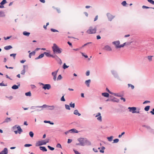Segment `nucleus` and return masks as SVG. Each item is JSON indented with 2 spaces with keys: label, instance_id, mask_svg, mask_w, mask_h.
<instances>
[{
  "label": "nucleus",
  "instance_id": "61",
  "mask_svg": "<svg viewBox=\"0 0 154 154\" xmlns=\"http://www.w3.org/2000/svg\"><path fill=\"white\" fill-rule=\"evenodd\" d=\"M142 8L143 9H144V8L148 9V8H150V7H147V6H146L145 5L143 6L142 7Z\"/></svg>",
  "mask_w": 154,
  "mask_h": 154
},
{
  "label": "nucleus",
  "instance_id": "63",
  "mask_svg": "<svg viewBox=\"0 0 154 154\" xmlns=\"http://www.w3.org/2000/svg\"><path fill=\"white\" fill-rule=\"evenodd\" d=\"M82 55L83 56L85 57V58H87L88 56L87 55H85L83 53H82Z\"/></svg>",
  "mask_w": 154,
  "mask_h": 154
},
{
  "label": "nucleus",
  "instance_id": "30",
  "mask_svg": "<svg viewBox=\"0 0 154 154\" xmlns=\"http://www.w3.org/2000/svg\"><path fill=\"white\" fill-rule=\"evenodd\" d=\"M35 51H32L31 52L29 53V58H31V56L32 55H34L35 54Z\"/></svg>",
  "mask_w": 154,
  "mask_h": 154
},
{
  "label": "nucleus",
  "instance_id": "32",
  "mask_svg": "<svg viewBox=\"0 0 154 154\" xmlns=\"http://www.w3.org/2000/svg\"><path fill=\"white\" fill-rule=\"evenodd\" d=\"M114 95L118 97H122L123 96V95L121 94L120 93H115Z\"/></svg>",
  "mask_w": 154,
  "mask_h": 154
},
{
  "label": "nucleus",
  "instance_id": "29",
  "mask_svg": "<svg viewBox=\"0 0 154 154\" xmlns=\"http://www.w3.org/2000/svg\"><path fill=\"white\" fill-rule=\"evenodd\" d=\"M70 131H71V133H78V131L75 128H72L70 129Z\"/></svg>",
  "mask_w": 154,
  "mask_h": 154
},
{
  "label": "nucleus",
  "instance_id": "28",
  "mask_svg": "<svg viewBox=\"0 0 154 154\" xmlns=\"http://www.w3.org/2000/svg\"><path fill=\"white\" fill-rule=\"evenodd\" d=\"M73 113L75 115H78L79 116L81 115V114L78 111L77 109L75 110L74 111Z\"/></svg>",
  "mask_w": 154,
  "mask_h": 154
},
{
  "label": "nucleus",
  "instance_id": "9",
  "mask_svg": "<svg viewBox=\"0 0 154 154\" xmlns=\"http://www.w3.org/2000/svg\"><path fill=\"white\" fill-rule=\"evenodd\" d=\"M112 44L115 46V47L116 49L119 48L120 42L119 41H114L112 42Z\"/></svg>",
  "mask_w": 154,
  "mask_h": 154
},
{
  "label": "nucleus",
  "instance_id": "16",
  "mask_svg": "<svg viewBox=\"0 0 154 154\" xmlns=\"http://www.w3.org/2000/svg\"><path fill=\"white\" fill-rule=\"evenodd\" d=\"M85 146H91V142L88 140V139L85 138Z\"/></svg>",
  "mask_w": 154,
  "mask_h": 154
},
{
  "label": "nucleus",
  "instance_id": "23",
  "mask_svg": "<svg viewBox=\"0 0 154 154\" xmlns=\"http://www.w3.org/2000/svg\"><path fill=\"white\" fill-rule=\"evenodd\" d=\"M53 58H54L55 59L57 60V62L60 59L59 57L57 56L56 54H54L52 57Z\"/></svg>",
  "mask_w": 154,
  "mask_h": 154
},
{
  "label": "nucleus",
  "instance_id": "48",
  "mask_svg": "<svg viewBox=\"0 0 154 154\" xmlns=\"http://www.w3.org/2000/svg\"><path fill=\"white\" fill-rule=\"evenodd\" d=\"M127 4V3L125 1H123L122 3V5L124 6H126Z\"/></svg>",
  "mask_w": 154,
  "mask_h": 154
},
{
  "label": "nucleus",
  "instance_id": "46",
  "mask_svg": "<svg viewBox=\"0 0 154 154\" xmlns=\"http://www.w3.org/2000/svg\"><path fill=\"white\" fill-rule=\"evenodd\" d=\"M62 77L61 75H59L57 78V80L58 81L62 79Z\"/></svg>",
  "mask_w": 154,
  "mask_h": 154
},
{
  "label": "nucleus",
  "instance_id": "42",
  "mask_svg": "<svg viewBox=\"0 0 154 154\" xmlns=\"http://www.w3.org/2000/svg\"><path fill=\"white\" fill-rule=\"evenodd\" d=\"M70 106L72 108H74L75 107V103H72L71 102L69 104Z\"/></svg>",
  "mask_w": 154,
  "mask_h": 154
},
{
  "label": "nucleus",
  "instance_id": "39",
  "mask_svg": "<svg viewBox=\"0 0 154 154\" xmlns=\"http://www.w3.org/2000/svg\"><path fill=\"white\" fill-rule=\"evenodd\" d=\"M65 108L66 109L70 110V106L69 105H68L67 104H65Z\"/></svg>",
  "mask_w": 154,
  "mask_h": 154
},
{
  "label": "nucleus",
  "instance_id": "6",
  "mask_svg": "<svg viewBox=\"0 0 154 154\" xmlns=\"http://www.w3.org/2000/svg\"><path fill=\"white\" fill-rule=\"evenodd\" d=\"M106 16L107 17L108 20L110 21H112V19L115 17V16L112 15L109 13L106 14Z\"/></svg>",
  "mask_w": 154,
  "mask_h": 154
},
{
  "label": "nucleus",
  "instance_id": "3",
  "mask_svg": "<svg viewBox=\"0 0 154 154\" xmlns=\"http://www.w3.org/2000/svg\"><path fill=\"white\" fill-rule=\"evenodd\" d=\"M45 106H43V105L42 106H32L30 109H35V111H32L31 112H32L34 111H40L42 110L44 108L43 107H45Z\"/></svg>",
  "mask_w": 154,
  "mask_h": 154
},
{
  "label": "nucleus",
  "instance_id": "50",
  "mask_svg": "<svg viewBox=\"0 0 154 154\" xmlns=\"http://www.w3.org/2000/svg\"><path fill=\"white\" fill-rule=\"evenodd\" d=\"M64 95H63L62 96V97H61V98L60 99V100L61 101H63V102L65 101V99L64 98Z\"/></svg>",
  "mask_w": 154,
  "mask_h": 154
},
{
  "label": "nucleus",
  "instance_id": "21",
  "mask_svg": "<svg viewBox=\"0 0 154 154\" xmlns=\"http://www.w3.org/2000/svg\"><path fill=\"white\" fill-rule=\"evenodd\" d=\"M91 81V80L90 79H88L87 80L85 81V84L86 85L87 87H89Z\"/></svg>",
  "mask_w": 154,
  "mask_h": 154
},
{
  "label": "nucleus",
  "instance_id": "33",
  "mask_svg": "<svg viewBox=\"0 0 154 154\" xmlns=\"http://www.w3.org/2000/svg\"><path fill=\"white\" fill-rule=\"evenodd\" d=\"M25 95L26 96L30 97L31 96V92L29 91L28 92L26 93L25 94Z\"/></svg>",
  "mask_w": 154,
  "mask_h": 154
},
{
  "label": "nucleus",
  "instance_id": "24",
  "mask_svg": "<svg viewBox=\"0 0 154 154\" xmlns=\"http://www.w3.org/2000/svg\"><path fill=\"white\" fill-rule=\"evenodd\" d=\"M102 95L104 97H109V94L107 92L102 93Z\"/></svg>",
  "mask_w": 154,
  "mask_h": 154
},
{
  "label": "nucleus",
  "instance_id": "1",
  "mask_svg": "<svg viewBox=\"0 0 154 154\" xmlns=\"http://www.w3.org/2000/svg\"><path fill=\"white\" fill-rule=\"evenodd\" d=\"M52 49L54 54H60L62 51V49L55 43L53 44V46L52 47Z\"/></svg>",
  "mask_w": 154,
  "mask_h": 154
},
{
  "label": "nucleus",
  "instance_id": "58",
  "mask_svg": "<svg viewBox=\"0 0 154 154\" xmlns=\"http://www.w3.org/2000/svg\"><path fill=\"white\" fill-rule=\"evenodd\" d=\"M11 37V36H7L6 37H4V39L5 40H8V39H9V38H10Z\"/></svg>",
  "mask_w": 154,
  "mask_h": 154
},
{
  "label": "nucleus",
  "instance_id": "11",
  "mask_svg": "<svg viewBox=\"0 0 154 154\" xmlns=\"http://www.w3.org/2000/svg\"><path fill=\"white\" fill-rule=\"evenodd\" d=\"M43 106H45V107H44V108H49L48 109V110H53L54 109V106H49L47 105L46 104H44Z\"/></svg>",
  "mask_w": 154,
  "mask_h": 154
},
{
  "label": "nucleus",
  "instance_id": "47",
  "mask_svg": "<svg viewBox=\"0 0 154 154\" xmlns=\"http://www.w3.org/2000/svg\"><path fill=\"white\" fill-rule=\"evenodd\" d=\"M142 126L143 127H145L146 128H147L148 129H151L150 127L148 125H143Z\"/></svg>",
  "mask_w": 154,
  "mask_h": 154
},
{
  "label": "nucleus",
  "instance_id": "37",
  "mask_svg": "<svg viewBox=\"0 0 154 154\" xmlns=\"http://www.w3.org/2000/svg\"><path fill=\"white\" fill-rule=\"evenodd\" d=\"M5 16V15L3 12L2 11H0V17H4Z\"/></svg>",
  "mask_w": 154,
  "mask_h": 154
},
{
  "label": "nucleus",
  "instance_id": "60",
  "mask_svg": "<svg viewBox=\"0 0 154 154\" xmlns=\"http://www.w3.org/2000/svg\"><path fill=\"white\" fill-rule=\"evenodd\" d=\"M92 43L91 42H88V43H86V44H84L82 46V47H84V46H86V45H88V44H91Z\"/></svg>",
  "mask_w": 154,
  "mask_h": 154
},
{
  "label": "nucleus",
  "instance_id": "18",
  "mask_svg": "<svg viewBox=\"0 0 154 154\" xmlns=\"http://www.w3.org/2000/svg\"><path fill=\"white\" fill-rule=\"evenodd\" d=\"M44 55L45 54L47 57H51L52 58L54 55L50 54V53L44 52Z\"/></svg>",
  "mask_w": 154,
  "mask_h": 154
},
{
  "label": "nucleus",
  "instance_id": "44",
  "mask_svg": "<svg viewBox=\"0 0 154 154\" xmlns=\"http://www.w3.org/2000/svg\"><path fill=\"white\" fill-rule=\"evenodd\" d=\"M50 30L51 32H59L57 30L53 28L51 29Z\"/></svg>",
  "mask_w": 154,
  "mask_h": 154
},
{
  "label": "nucleus",
  "instance_id": "49",
  "mask_svg": "<svg viewBox=\"0 0 154 154\" xmlns=\"http://www.w3.org/2000/svg\"><path fill=\"white\" fill-rule=\"evenodd\" d=\"M148 2L152 5H154V1L152 0H147Z\"/></svg>",
  "mask_w": 154,
  "mask_h": 154
},
{
  "label": "nucleus",
  "instance_id": "22",
  "mask_svg": "<svg viewBox=\"0 0 154 154\" xmlns=\"http://www.w3.org/2000/svg\"><path fill=\"white\" fill-rule=\"evenodd\" d=\"M39 149L43 152H46L47 150L46 147L45 146H40L39 147Z\"/></svg>",
  "mask_w": 154,
  "mask_h": 154
},
{
  "label": "nucleus",
  "instance_id": "59",
  "mask_svg": "<svg viewBox=\"0 0 154 154\" xmlns=\"http://www.w3.org/2000/svg\"><path fill=\"white\" fill-rule=\"evenodd\" d=\"M51 74L53 76H56L57 74L54 72H52Z\"/></svg>",
  "mask_w": 154,
  "mask_h": 154
},
{
  "label": "nucleus",
  "instance_id": "62",
  "mask_svg": "<svg viewBox=\"0 0 154 154\" xmlns=\"http://www.w3.org/2000/svg\"><path fill=\"white\" fill-rule=\"evenodd\" d=\"M73 151L75 154H80V152H79L78 151H77L76 150L74 149Z\"/></svg>",
  "mask_w": 154,
  "mask_h": 154
},
{
  "label": "nucleus",
  "instance_id": "51",
  "mask_svg": "<svg viewBox=\"0 0 154 154\" xmlns=\"http://www.w3.org/2000/svg\"><path fill=\"white\" fill-rule=\"evenodd\" d=\"M7 84H5L3 83V82L0 83V86H7Z\"/></svg>",
  "mask_w": 154,
  "mask_h": 154
},
{
  "label": "nucleus",
  "instance_id": "7",
  "mask_svg": "<svg viewBox=\"0 0 154 154\" xmlns=\"http://www.w3.org/2000/svg\"><path fill=\"white\" fill-rule=\"evenodd\" d=\"M46 143L45 142V140L39 141L36 142L35 144V146H41L43 145H45Z\"/></svg>",
  "mask_w": 154,
  "mask_h": 154
},
{
  "label": "nucleus",
  "instance_id": "36",
  "mask_svg": "<svg viewBox=\"0 0 154 154\" xmlns=\"http://www.w3.org/2000/svg\"><path fill=\"white\" fill-rule=\"evenodd\" d=\"M113 137V136H111L107 137V139L109 141L111 142L112 140Z\"/></svg>",
  "mask_w": 154,
  "mask_h": 154
},
{
  "label": "nucleus",
  "instance_id": "35",
  "mask_svg": "<svg viewBox=\"0 0 154 154\" xmlns=\"http://www.w3.org/2000/svg\"><path fill=\"white\" fill-rule=\"evenodd\" d=\"M150 106H146L144 108V110L146 111H148L149 109Z\"/></svg>",
  "mask_w": 154,
  "mask_h": 154
},
{
  "label": "nucleus",
  "instance_id": "4",
  "mask_svg": "<svg viewBox=\"0 0 154 154\" xmlns=\"http://www.w3.org/2000/svg\"><path fill=\"white\" fill-rule=\"evenodd\" d=\"M96 27H95L93 29L92 27L90 26L89 27V29L86 32L89 34H92L96 33Z\"/></svg>",
  "mask_w": 154,
  "mask_h": 154
},
{
  "label": "nucleus",
  "instance_id": "54",
  "mask_svg": "<svg viewBox=\"0 0 154 154\" xmlns=\"http://www.w3.org/2000/svg\"><path fill=\"white\" fill-rule=\"evenodd\" d=\"M119 141V139L117 138L113 140V143H117Z\"/></svg>",
  "mask_w": 154,
  "mask_h": 154
},
{
  "label": "nucleus",
  "instance_id": "2",
  "mask_svg": "<svg viewBox=\"0 0 154 154\" xmlns=\"http://www.w3.org/2000/svg\"><path fill=\"white\" fill-rule=\"evenodd\" d=\"M85 138L80 137L78 138L77 140L79 142V143H76L75 145L77 146H85Z\"/></svg>",
  "mask_w": 154,
  "mask_h": 154
},
{
  "label": "nucleus",
  "instance_id": "40",
  "mask_svg": "<svg viewBox=\"0 0 154 154\" xmlns=\"http://www.w3.org/2000/svg\"><path fill=\"white\" fill-rule=\"evenodd\" d=\"M29 134L30 136L31 137H33V136H34V133L32 131H30L29 133Z\"/></svg>",
  "mask_w": 154,
  "mask_h": 154
},
{
  "label": "nucleus",
  "instance_id": "34",
  "mask_svg": "<svg viewBox=\"0 0 154 154\" xmlns=\"http://www.w3.org/2000/svg\"><path fill=\"white\" fill-rule=\"evenodd\" d=\"M152 57H153V56H148L147 57V58L149 61H151L152 60Z\"/></svg>",
  "mask_w": 154,
  "mask_h": 154
},
{
  "label": "nucleus",
  "instance_id": "31",
  "mask_svg": "<svg viewBox=\"0 0 154 154\" xmlns=\"http://www.w3.org/2000/svg\"><path fill=\"white\" fill-rule=\"evenodd\" d=\"M44 122L45 123H48L51 125H53L54 124V123L53 122H52L50 121H46L45 120L44 121Z\"/></svg>",
  "mask_w": 154,
  "mask_h": 154
},
{
  "label": "nucleus",
  "instance_id": "19",
  "mask_svg": "<svg viewBox=\"0 0 154 154\" xmlns=\"http://www.w3.org/2000/svg\"><path fill=\"white\" fill-rule=\"evenodd\" d=\"M11 120H12L10 118L7 117L4 120L2 123H8L11 122Z\"/></svg>",
  "mask_w": 154,
  "mask_h": 154
},
{
  "label": "nucleus",
  "instance_id": "26",
  "mask_svg": "<svg viewBox=\"0 0 154 154\" xmlns=\"http://www.w3.org/2000/svg\"><path fill=\"white\" fill-rule=\"evenodd\" d=\"M23 34L25 36H29L30 34V33L29 32L25 31L23 32Z\"/></svg>",
  "mask_w": 154,
  "mask_h": 154
},
{
  "label": "nucleus",
  "instance_id": "8",
  "mask_svg": "<svg viewBox=\"0 0 154 154\" xmlns=\"http://www.w3.org/2000/svg\"><path fill=\"white\" fill-rule=\"evenodd\" d=\"M18 129L17 130H15L14 131V132L15 134H17L18 133L19 134H20L22 132H23V130L21 128L20 126L18 127Z\"/></svg>",
  "mask_w": 154,
  "mask_h": 154
},
{
  "label": "nucleus",
  "instance_id": "15",
  "mask_svg": "<svg viewBox=\"0 0 154 154\" xmlns=\"http://www.w3.org/2000/svg\"><path fill=\"white\" fill-rule=\"evenodd\" d=\"M17 85H14L12 86L11 88L13 89L16 90L20 86V84L19 83H17Z\"/></svg>",
  "mask_w": 154,
  "mask_h": 154
},
{
  "label": "nucleus",
  "instance_id": "14",
  "mask_svg": "<svg viewBox=\"0 0 154 154\" xmlns=\"http://www.w3.org/2000/svg\"><path fill=\"white\" fill-rule=\"evenodd\" d=\"M103 49L107 51H111L112 50L111 48L108 45L105 46Z\"/></svg>",
  "mask_w": 154,
  "mask_h": 154
},
{
  "label": "nucleus",
  "instance_id": "53",
  "mask_svg": "<svg viewBox=\"0 0 154 154\" xmlns=\"http://www.w3.org/2000/svg\"><path fill=\"white\" fill-rule=\"evenodd\" d=\"M32 146V144H26L24 145V146L25 147H29Z\"/></svg>",
  "mask_w": 154,
  "mask_h": 154
},
{
  "label": "nucleus",
  "instance_id": "25",
  "mask_svg": "<svg viewBox=\"0 0 154 154\" xmlns=\"http://www.w3.org/2000/svg\"><path fill=\"white\" fill-rule=\"evenodd\" d=\"M19 126H20L17 125H15L14 126L11 128V130L12 131H15V130H16V129H18V127Z\"/></svg>",
  "mask_w": 154,
  "mask_h": 154
},
{
  "label": "nucleus",
  "instance_id": "57",
  "mask_svg": "<svg viewBox=\"0 0 154 154\" xmlns=\"http://www.w3.org/2000/svg\"><path fill=\"white\" fill-rule=\"evenodd\" d=\"M97 119L100 122L102 121V117L101 116H99L97 118Z\"/></svg>",
  "mask_w": 154,
  "mask_h": 154
},
{
  "label": "nucleus",
  "instance_id": "55",
  "mask_svg": "<svg viewBox=\"0 0 154 154\" xmlns=\"http://www.w3.org/2000/svg\"><path fill=\"white\" fill-rule=\"evenodd\" d=\"M44 56V53L42 54H40L38 57L39 59L43 57Z\"/></svg>",
  "mask_w": 154,
  "mask_h": 154
},
{
  "label": "nucleus",
  "instance_id": "12",
  "mask_svg": "<svg viewBox=\"0 0 154 154\" xmlns=\"http://www.w3.org/2000/svg\"><path fill=\"white\" fill-rule=\"evenodd\" d=\"M51 88V85L49 84H46L44 85V86H43L42 88L45 90H49Z\"/></svg>",
  "mask_w": 154,
  "mask_h": 154
},
{
  "label": "nucleus",
  "instance_id": "10",
  "mask_svg": "<svg viewBox=\"0 0 154 154\" xmlns=\"http://www.w3.org/2000/svg\"><path fill=\"white\" fill-rule=\"evenodd\" d=\"M128 109H129V112H131L133 113H135V111L136 109V107H129Z\"/></svg>",
  "mask_w": 154,
  "mask_h": 154
},
{
  "label": "nucleus",
  "instance_id": "56",
  "mask_svg": "<svg viewBox=\"0 0 154 154\" xmlns=\"http://www.w3.org/2000/svg\"><path fill=\"white\" fill-rule=\"evenodd\" d=\"M56 147L57 148H62L61 146V144L59 143H58L57 144V145H56Z\"/></svg>",
  "mask_w": 154,
  "mask_h": 154
},
{
  "label": "nucleus",
  "instance_id": "13",
  "mask_svg": "<svg viewBox=\"0 0 154 154\" xmlns=\"http://www.w3.org/2000/svg\"><path fill=\"white\" fill-rule=\"evenodd\" d=\"M7 3V2L6 0H3L0 3V8H4V6L3 5Z\"/></svg>",
  "mask_w": 154,
  "mask_h": 154
},
{
  "label": "nucleus",
  "instance_id": "20",
  "mask_svg": "<svg viewBox=\"0 0 154 154\" xmlns=\"http://www.w3.org/2000/svg\"><path fill=\"white\" fill-rule=\"evenodd\" d=\"M119 100L117 98L113 97V98L111 99L110 101L113 102H119Z\"/></svg>",
  "mask_w": 154,
  "mask_h": 154
},
{
  "label": "nucleus",
  "instance_id": "38",
  "mask_svg": "<svg viewBox=\"0 0 154 154\" xmlns=\"http://www.w3.org/2000/svg\"><path fill=\"white\" fill-rule=\"evenodd\" d=\"M128 87H131L132 89H133L134 88V86L131 84H128Z\"/></svg>",
  "mask_w": 154,
  "mask_h": 154
},
{
  "label": "nucleus",
  "instance_id": "27",
  "mask_svg": "<svg viewBox=\"0 0 154 154\" xmlns=\"http://www.w3.org/2000/svg\"><path fill=\"white\" fill-rule=\"evenodd\" d=\"M12 48V47L11 45H8L5 46L4 47V48L6 50H8Z\"/></svg>",
  "mask_w": 154,
  "mask_h": 154
},
{
  "label": "nucleus",
  "instance_id": "17",
  "mask_svg": "<svg viewBox=\"0 0 154 154\" xmlns=\"http://www.w3.org/2000/svg\"><path fill=\"white\" fill-rule=\"evenodd\" d=\"M8 150L6 148H5L4 149L0 152V154H8Z\"/></svg>",
  "mask_w": 154,
  "mask_h": 154
},
{
  "label": "nucleus",
  "instance_id": "43",
  "mask_svg": "<svg viewBox=\"0 0 154 154\" xmlns=\"http://www.w3.org/2000/svg\"><path fill=\"white\" fill-rule=\"evenodd\" d=\"M48 147L50 150L51 151H53L54 149V147H51L50 146H48Z\"/></svg>",
  "mask_w": 154,
  "mask_h": 154
},
{
  "label": "nucleus",
  "instance_id": "52",
  "mask_svg": "<svg viewBox=\"0 0 154 154\" xmlns=\"http://www.w3.org/2000/svg\"><path fill=\"white\" fill-rule=\"evenodd\" d=\"M25 73V69H23L21 71V74L23 75H24Z\"/></svg>",
  "mask_w": 154,
  "mask_h": 154
},
{
  "label": "nucleus",
  "instance_id": "45",
  "mask_svg": "<svg viewBox=\"0 0 154 154\" xmlns=\"http://www.w3.org/2000/svg\"><path fill=\"white\" fill-rule=\"evenodd\" d=\"M16 54H10V56L11 57H13L14 59H15V58L16 56Z\"/></svg>",
  "mask_w": 154,
  "mask_h": 154
},
{
  "label": "nucleus",
  "instance_id": "5",
  "mask_svg": "<svg viewBox=\"0 0 154 154\" xmlns=\"http://www.w3.org/2000/svg\"><path fill=\"white\" fill-rule=\"evenodd\" d=\"M111 72L114 78L118 79H119V77L116 71L112 69L111 70Z\"/></svg>",
  "mask_w": 154,
  "mask_h": 154
},
{
  "label": "nucleus",
  "instance_id": "41",
  "mask_svg": "<svg viewBox=\"0 0 154 154\" xmlns=\"http://www.w3.org/2000/svg\"><path fill=\"white\" fill-rule=\"evenodd\" d=\"M69 66H67L65 63H64L63 65V67L64 69H65L69 67Z\"/></svg>",
  "mask_w": 154,
  "mask_h": 154
},
{
  "label": "nucleus",
  "instance_id": "64",
  "mask_svg": "<svg viewBox=\"0 0 154 154\" xmlns=\"http://www.w3.org/2000/svg\"><path fill=\"white\" fill-rule=\"evenodd\" d=\"M150 112L151 113L152 115H154V108L152 109V111H151Z\"/></svg>",
  "mask_w": 154,
  "mask_h": 154
}]
</instances>
